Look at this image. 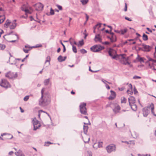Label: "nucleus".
<instances>
[{"label": "nucleus", "mask_w": 156, "mask_h": 156, "mask_svg": "<svg viewBox=\"0 0 156 156\" xmlns=\"http://www.w3.org/2000/svg\"><path fill=\"white\" fill-rule=\"evenodd\" d=\"M124 10L125 12L127 10V5L126 3H125V8L124 9Z\"/></svg>", "instance_id": "obj_53"}, {"label": "nucleus", "mask_w": 156, "mask_h": 156, "mask_svg": "<svg viewBox=\"0 0 156 156\" xmlns=\"http://www.w3.org/2000/svg\"><path fill=\"white\" fill-rule=\"evenodd\" d=\"M83 5L86 4L88 2V0H80Z\"/></svg>", "instance_id": "obj_32"}, {"label": "nucleus", "mask_w": 156, "mask_h": 156, "mask_svg": "<svg viewBox=\"0 0 156 156\" xmlns=\"http://www.w3.org/2000/svg\"><path fill=\"white\" fill-rule=\"evenodd\" d=\"M38 112H41V113L42 112H43L44 113H45L50 117V119H51V117H50V115L47 112H45V111H44L42 110H40Z\"/></svg>", "instance_id": "obj_39"}, {"label": "nucleus", "mask_w": 156, "mask_h": 156, "mask_svg": "<svg viewBox=\"0 0 156 156\" xmlns=\"http://www.w3.org/2000/svg\"><path fill=\"white\" fill-rule=\"evenodd\" d=\"M147 108H149V107H145L143 109V115L144 117H146L148 115L149 111Z\"/></svg>", "instance_id": "obj_11"}, {"label": "nucleus", "mask_w": 156, "mask_h": 156, "mask_svg": "<svg viewBox=\"0 0 156 156\" xmlns=\"http://www.w3.org/2000/svg\"><path fill=\"white\" fill-rule=\"evenodd\" d=\"M0 85L5 88H7L10 86L9 83L5 79H2L1 82L0 83Z\"/></svg>", "instance_id": "obj_6"}, {"label": "nucleus", "mask_w": 156, "mask_h": 156, "mask_svg": "<svg viewBox=\"0 0 156 156\" xmlns=\"http://www.w3.org/2000/svg\"><path fill=\"white\" fill-rule=\"evenodd\" d=\"M80 52L82 54H84L87 53V51L84 49H82L80 50Z\"/></svg>", "instance_id": "obj_37"}, {"label": "nucleus", "mask_w": 156, "mask_h": 156, "mask_svg": "<svg viewBox=\"0 0 156 156\" xmlns=\"http://www.w3.org/2000/svg\"><path fill=\"white\" fill-rule=\"evenodd\" d=\"M57 6L58 9L59 10H62V7L61 6L59 5H57Z\"/></svg>", "instance_id": "obj_49"}, {"label": "nucleus", "mask_w": 156, "mask_h": 156, "mask_svg": "<svg viewBox=\"0 0 156 156\" xmlns=\"http://www.w3.org/2000/svg\"><path fill=\"white\" fill-rule=\"evenodd\" d=\"M13 153V151H11L9 152V155H12Z\"/></svg>", "instance_id": "obj_62"}, {"label": "nucleus", "mask_w": 156, "mask_h": 156, "mask_svg": "<svg viewBox=\"0 0 156 156\" xmlns=\"http://www.w3.org/2000/svg\"><path fill=\"white\" fill-rule=\"evenodd\" d=\"M116 147L115 145L114 144H111L106 147V150L108 153H110L112 151L115 150Z\"/></svg>", "instance_id": "obj_8"}, {"label": "nucleus", "mask_w": 156, "mask_h": 156, "mask_svg": "<svg viewBox=\"0 0 156 156\" xmlns=\"http://www.w3.org/2000/svg\"><path fill=\"white\" fill-rule=\"evenodd\" d=\"M29 96H26L23 98V100L25 101H27L29 99Z\"/></svg>", "instance_id": "obj_44"}, {"label": "nucleus", "mask_w": 156, "mask_h": 156, "mask_svg": "<svg viewBox=\"0 0 156 156\" xmlns=\"http://www.w3.org/2000/svg\"><path fill=\"white\" fill-rule=\"evenodd\" d=\"M127 31V29L126 28L124 29H121L120 30V34L122 35H124Z\"/></svg>", "instance_id": "obj_23"}, {"label": "nucleus", "mask_w": 156, "mask_h": 156, "mask_svg": "<svg viewBox=\"0 0 156 156\" xmlns=\"http://www.w3.org/2000/svg\"><path fill=\"white\" fill-rule=\"evenodd\" d=\"M3 33V31L0 29V37H1V34Z\"/></svg>", "instance_id": "obj_56"}, {"label": "nucleus", "mask_w": 156, "mask_h": 156, "mask_svg": "<svg viewBox=\"0 0 156 156\" xmlns=\"http://www.w3.org/2000/svg\"><path fill=\"white\" fill-rule=\"evenodd\" d=\"M88 127L87 126H84L83 127V131L84 133L85 134H87V130L88 129Z\"/></svg>", "instance_id": "obj_27"}, {"label": "nucleus", "mask_w": 156, "mask_h": 156, "mask_svg": "<svg viewBox=\"0 0 156 156\" xmlns=\"http://www.w3.org/2000/svg\"><path fill=\"white\" fill-rule=\"evenodd\" d=\"M5 48V46L4 44H0V48L1 50H3Z\"/></svg>", "instance_id": "obj_34"}, {"label": "nucleus", "mask_w": 156, "mask_h": 156, "mask_svg": "<svg viewBox=\"0 0 156 156\" xmlns=\"http://www.w3.org/2000/svg\"><path fill=\"white\" fill-rule=\"evenodd\" d=\"M94 41L96 42H101V39L100 37V34H98L96 35L94 38Z\"/></svg>", "instance_id": "obj_15"}, {"label": "nucleus", "mask_w": 156, "mask_h": 156, "mask_svg": "<svg viewBox=\"0 0 156 156\" xmlns=\"http://www.w3.org/2000/svg\"><path fill=\"white\" fill-rule=\"evenodd\" d=\"M66 56H64V57H63L61 55H60L58 57V60L60 62H62L65 61L66 60Z\"/></svg>", "instance_id": "obj_19"}, {"label": "nucleus", "mask_w": 156, "mask_h": 156, "mask_svg": "<svg viewBox=\"0 0 156 156\" xmlns=\"http://www.w3.org/2000/svg\"><path fill=\"white\" fill-rule=\"evenodd\" d=\"M30 50V49H26L24 48H23V50L24 51V52L25 53H28L29 52V51Z\"/></svg>", "instance_id": "obj_38"}, {"label": "nucleus", "mask_w": 156, "mask_h": 156, "mask_svg": "<svg viewBox=\"0 0 156 156\" xmlns=\"http://www.w3.org/2000/svg\"><path fill=\"white\" fill-rule=\"evenodd\" d=\"M148 60L149 61H151L153 62H156V60L153 59H152V58H148Z\"/></svg>", "instance_id": "obj_51"}, {"label": "nucleus", "mask_w": 156, "mask_h": 156, "mask_svg": "<svg viewBox=\"0 0 156 156\" xmlns=\"http://www.w3.org/2000/svg\"><path fill=\"white\" fill-rule=\"evenodd\" d=\"M86 103H81L80 105V113L84 115H87V108L86 107Z\"/></svg>", "instance_id": "obj_2"}, {"label": "nucleus", "mask_w": 156, "mask_h": 156, "mask_svg": "<svg viewBox=\"0 0 156 156\" xmlns=\"http://www.w3.org/2000/svg\"><path fill=\"white\" fill-rule=\"evenodd\" d=\"M98 146V147L99 148L102 147V142H99L98 143H95L93 145V147L94 148L97 149V146Z\"/></svg>", "instance_id": "obj_14"}, {"label": "nucleus", "mask_w": 156, "mask_h": 156, "mask_svg": "<svg viewBox=\"0 0 156 156\" xmlns=\"http://www.w3.org/2000/svg\"><path fill=\"white\" fill-rule=\"evenodd\" d=\"M53 143L51 142L48 141L47 142H45L44 143V145L46 146H48L50 144H52Z\"/></svg>", "instance_id": "obj_35"}, {"label": "nucleus", "mask_w": 156, "mask_h": 156, "mask_svg": "<svg viewBox=\"0 0 156 156\" xmlns=\"http://www.w3.org/2000/svg\"><path fill=\"white\" fill-rule=\"evenodd\" d=\"M108 38L112 42H114L117 41V37L115 35L111 36V37H108Z\"/></svg>", "instance_id": "obj_16"}, {"label": "nucleus", "mask_w": 156, "mask_h": 156, "mask_svg": "<svg viewBox=\"0 0 156 156\" xmlns=\"http://www.w3.org/2000/svg\"><path fill=\"white\" fill-rule=\"evenodd\" d=\"M137 59L141 63L142 62H144V61L142 58H139L138 57L137 58Z\"/></svg>", "instance_id": "obj_33"}, {"label": "nucleus", "mask_w": 156, "mask_h": 156, "mask_svg": "<svg viewBox=\"0 0 156 156\" xmlns=\"http://www.w3.org/2000/svg\"><path fill=\"white\" fill-rule=\"evenodd\" d=\"M111 94L110 96L108 98L109 99L112 100H113L116 97L115 93L112 90H111Z\"/></svg>", "instance_id": "obj_12"}, {"label": "nucleus", "mask_w": 156, "mask_h": 156, "mask_svg": "<svg viewBox=\"0 0 156 156\" xmlns=\"http://www.w3.org/2000/svg\"><path fill=\"white\" fill-rule=\"evenodd\" d=\"M143 39L144 41H146L148 40L147 36L144 34L143 35Z\"/></svg>", "instance_id": "obj_30"}, {"label": "nucleus", "mask_w": 156, "mask_h": 156, "mask_svg": "<svg viewBox=\"0 0 156 156\" xmlns=\"http://www.w3.org/2000/svg\"><path fill=\"white\" fill-rule=\"evenodd\" d=\"M111 105H113L114 108L113 109V111L115 114L119 112L121 109L120 106L117 104H114L112 103L111 104Z\"/></svg>", "instance_id": "obj_7"}, {"label": "nucleus", "mask_w": 156, "mask_h": 156, "mask_svg": "<svg viewBox=\"0 0 156 156\" xmlns=\"http://www.w3.org/2000/svg\"><path fill=\"white\" fill-rule=\"evenodd\" d=\"M126 62L124 61L123 64L125 65H130V63L128 61H125Z\"/></svg>", "instance_id": "obj_47"}, {"label": "nucleus", "mask_w": 156, "mask_h": 156, "mask_svg": "<svg viewBox=\"0 0 156 156\" xmlns=\"http://www.w3.org/2000/svg\"><path fill=\"white\" fill-rule=\"evenodd\" d=\"M2 17L3 18L0 20V24L2 23L5 19V17L4 16Z\"/></svg>", "instance_id": "obj_40"}, {"label": "nucleus", "mask_w": 156, "mask_h": 156, "mask_svg": "<svg viewBox=\"0 0 156 156\" xmlns=\"http://www.w3.org/2000/svg\"><path fill=\"white\" fill-rule=\"evenodd\" d=\"M114 31L117 33H118L119 34H120V30H114Z\"/></svg>", "instance_id": "obj_55"}, {"label": "nucleus", "mask_w": 156, "mask_h": 156, "mask_svg": "<svg viewBox=\"0 0 156 156\" xmlns=\"http://www.w3.org/2000/svg\"><path fill=\"white\" fill-rule=\"evenodd\" d=\"M22 153V151L19 150L17 152H15V154L16 156H20Z\"/></svg>", "instance_id": "obj_29"}, {"label": "nucleus", "mask_w": 156, "mask_h": 156, "mask_svg": "<svg viewBox=\"0 0 156 156\" xmlns=\"http://www.w3.org/2000/svg\"><path fill=\"white\" fill-rule=\"evenodd\" d=\"M101 81L106 85V84H107V83L108 82L107 81L103 79H102L101 80Z\"/></svg>", "instance_id": "obj_46"}, {"label": "nucleus", "mask_w": 156, "mask_h": 156, "mask_svg": "<svg viewBox=\"0 0 156 156\" xmlns=\"http://www.w3.org/2000/svg\"><path fill=\"white\" fill-rule=\"evenodd\" d=\"M50 13L51 15H53L54 14V11L51 8L50 9Z\"/></svg>", "instance_id": "obj_43"}, {"label": "nucleus", "mask_w": 156, "mask_h": 156, "mask_svg": "<svg viewBox=\"0 0 156 156\" xmlns=\"http://www.w3.org/2000/svg\"><path fill=\"white\" fill-rule=\"evenodd\" d=\"M32 48H33V47H30V46L29 45H27L25 46L24 48H26L28 49H32Z\"/></svg>", "instance_id": "obj_42"}, {"label": "nucleus", "mask_w": 156, "mask_h": 156, "mask_svg": "<svg viewBox=\"0 0 156 156\" xmlns=\"http://www.w3.org/2000/svg\"><path fill=\"white\" fill-rule=\"evenodd\" d=\"M69 41L71 45H74V44H77L76 42L75 41L74 39L72 37L69 38Z\"/></svg>", "instance_id": "obj_17"}, {"label": "nucleus", "mask_w": 156, "mask_h": 156, "mask_svg": "<svg viewBox=\"0 0 156 156\" xmlns=\"http://www.w3.org/2000/svg\"><path fill=\"white\" fill-rule=\"evenodd\" d=\"M125 19L126 20H127L129 21H132V20L130 19L128 17H125Z\"/></svg>", "instance_id": "obj_54"}, {"label": "nucleus", "mask_w": 156, "mask_h": 156, "mask_svg": "<svg viewBox=\"0 0 156 156\" xmlns=\"http://www.w3.org/2000/svg\"><path fill=\"white\" fill-rule=\"evenodd\" d=\"M132 110L134 111H136L137 109V106L136 105L134 104H132L129 105Z\"/></svg>", "instance_id": "obj_20"}, {"label": "nucleus", "mask_w": 156, "mask_h": 156, "mask_svg": "<svg viewBox=\"0 0 156 156\" xmlns=\"http://www.w3.org/2000/svg\"><path fill=\"white\" fill-rule=\"evenodd\" d=\"M10 23L11 22L8 19L7 20L4 24V27H5L7 28L8 27V26L9 25Z\"/></svg>", "instance_id": "obj_24"}, {"label": "nucleus", "mask_w": 156, "mask_h": 156, "mask_svg": "<svg viewBox=\"0 0 156 156\" xmlns=\"http://www.w3.org/2000/svg\"><path fill=\"white\" fill-rule=\"evenodd\" d=\"M155 53H154V57L155 58H156V46L155 47Z\"/></svg>", "instance_id": "obj_61"}, {"label": "nucleus", "mask_w": 156, "mask_h": 156, "mask_svg": "<svg viewBox=\"0 0 156 156\" xmlns=\"http://www.w3.org/2000/svg\"><path fill=\"white\" fill-rule=\"evenodd\" d=\"M121 100V102L122 103H126V99L124 97H122Z\"/></svg>", "instance_id": "obj_28"}, {"label": "nucleus", "mask_w": 156, "mask_h": 156, "mask_svg": "<svg viewBox=\"0 0 156 156\" xmlns=\"http://www.w3.org/2000/svg\"><path fill=\"white\" fill-rule=\"evenodd\" d=\"M14 62L13 63H10V64L11 65H13V64L14 63H16L15 62V60H18L19 61H20V60L21 59L20 58H14Z\"/></svg>", "instance_id": "obj_50"}, {"label": "nucleus", "mask_w": 156, "mask_h": 156, "mask_svg": "<svg viewBox=\"0 0 156 156\" xmlns=\"http://www.w3.org/2000/svg\"><path fill=\"white\" fill-rule=\"evenodd\" d=\"M9 54L10 57L9 58V62H10L11 59V60H14V58L11 55V53H9Z\"/></svg>", "instance_id": "obj_41"}, {"label": "nucleus", "mask_w": 156, "mask_h": 156, "mask_svg": "<svg viewBox=\"0 0 156 156\" xmlns=\"http://www.w3.org/2000/svg\"><path fill=\"white\" fill-rule=\"evenodd\" d=\"M32 123L34 126V130H36L41 126V124L39 121L35 118L33 119Z\"/></svg>", "instance_id": "obj_4"}, {"label": "nucleus", "mask_w": 156, "mask_h": 156, "mask_svg": "<svg viewBox=\"0 0 156 156\" xmlns=\"http://www.w3.org/2000/svg\"><path fill=\"white\" fill-rule=\"evenodd\" d=\"M148 154H138V156H147Z\"/></svg>", "instance_id": "obj_58"}, {"label": "nucleus", "mask_w": 156, "mask_h": 156, "mask_svg": "<svg viewBox=\"0 0 156 156\" xmlns=\"http://www.w3.org/2000/svg\"><path fill=\"white\" fill-rule=\"evenodd\" d=\"M35 6L36 10L40 11L43 10L44 5L40 3H38L35 5Z\"/></svg>", "instance_id": "obj_10"}, {"label": "nucleus", "mask_w": 156, "mask_h": 156, "mask_svg": "<svg viewBox=\"0 0 156 156\" xmlns=\"http://www.w3.org/2000/svg\"><path fill=\"white\" fill-rule=\"evenodd\" d=\"M46 60H48L49 61H50V57L49 56H48L46 58Z\"/></svg>", "instance_id": "obj_64"}, {"label": "nucleus", "mask_w": 156, "mask_h": 156, "mask_svg": "<svg viewBox=\"0 0 156 156\" xmlns=\"http://www.w3.org/2000/svg\"><path fill=\"white\" fill-rule=\"evenodd\" d=\"M5 76L9 79H13L16 78L17 76V74L16 73H12L10 72L5 74Z\"/></svg>", "instance_id": "obj_5"}, {"label": "nucleus", "mask_w": 156, "mask_h": 156, "mask_svg": "<svg viewBox=\"0 0 156 156\" xmlns=\"http://www.w3.org/2000/svg\"><path fill=\"white\" fill-rule=\"evenodd\" d=\"M129 144L130 145H134L135 144V143L134 141H129Z\"/></svg>", "instance_id": "obj_45"}, {"label": "nucleus", "mask_w": 156, "mask_h": 156, "mask_svg": "<svg viewBox=\"0 0 156 156\" xmlns=\"http://www.w3.org/2000/svg\"><path fill=\"white\" fill-rule=\"evenodd\" d=\"M84 44L83 41V40L79 41V44H77V45L79 46L80 45L81 46L83 45Z\"/></svg>", "instance_id": "obj_36"}, {"label": "nucleus", "mask_w": 156, "mask_h": 156, "mask_svg": "<svg viewBox=\"0 0 156 156\" xmlns=\"http://www.w3.org/2000/svg\"><path fill=\"white\" fill-rule=\"evenodd\" d=\"M11 24L9 26V28L11 29H13L15 28L17 25L16 23H11Z\"/></svg>", "instance_id": "obj_22"}, {"label": "nucleus", "mask_w": 156, "mask_h": 156, "mask_svg": "<svg viewBox=\"0 0 156 156\" xmlns=\"http://www.w3.org/2000/svg\"><path fill=\"white\" fill-rule=\"evenodd\" d=\"M122 142L126 144H129V142L127 141H122Z\"/></svg>", "instance_id": "obj_59"}, {"label": "nucleus", "mask_w": 156, "mask_h": 156, "mask_svg": "<svg viewBox=\"0 0 156 156\" xmlns=\"http://www.w3.org/2000/svg\"><path fill=\"white\" fill-rule=\"evenodd\" d=\"M141 77H140L138 76H135L133 77V79H141Z\"/></svg>", "instance_id": "obj_48"}, {"label": "nucleus", "mask_w": 156, "mask_h": 156, "mask_svg": "<svg viewBox=\"0 0 156 156\" xmlns=\"http://www.w3.org/2000/svg\"><path fill=\"white\" fill-rule=\"evenodd\" d=\"M102 44L107 45L109 44V43L108 41H105L104 42H103Z\"/></svg>", "instance_id": "obj_60"}, {"label": "nucleus", "mask_w": 156, "mask_h": 156, "mask_svg": "<svg viewBox=\"0 0 156 156\" xmlns=\"http://www.w3.org/2000/svg\"><path fill=\"white\" fill-rule=\"evenodd\" d=\"M142 45L143 46L144 48V49L142 50L144 51L149 52L152 48V46L146 45L144 44H143Z\"/></svg>", "instance_id": "obj_9"}, {"label": "nucleus", "mask_w": 156, "mask_h": 156, "mask_svg": "<svg viewBox=\"0 0 156 156\" xmlns=\"http://www.w3.org/2000/svg\"><path fill=\"white\" fill-rule=\"evenodd\" d=\"M85 15L86 16V21H87L89 19V16L87 14H86Z\"/></svg>", "instance_id": "obj_63"}, {"label": "nucleus", "mask_w": 156, "mask_h": 156, "mask_svg": "<svg viewBox=\"0 0 156 156\" xmlns=\"http://www.w3.org/2000/svg\"><path fill=\"white\" fill-rule=\"evenodd\" d=\"M150 107L151 108V112L152 114L154 116H156V114H155L154 112V104L152 103H151L150 107H149V108Z\"/></svg>", "instance_id": "obj_18"}, {"label": "nucleus", "mask_w": 156, "mask_h": 156, "mask_svg": "<svg viewBox=\"0 0 156 156\" xmlns=\"http://www.w3.org/2000/svg\"><path fill=\"white\" fill-rule=\"evenodd\" d=\"M50 82V79L48 78L47 79H45L44 82V85L47 86L48 84Z\"/></svg>", "instance_id": "obj_26"}, {"label": "nucleus", "mask_w": 156, "mask_h": 156, "mask_svg": "<svg viewBox=\"0 0 156 156\" xmlns=\"http://www.w3.org/2000/svg\"><path fill=\"white\" fill-rule=\"evenodd\" d=\"M72 46V50L75 53H76L77 52V50L76 47L74 45Z\"/></svg>", "instance_id": "obj_31"}, {"label": "nucleus", "mask_w": 156, "mask_h": 156, "mask_svg": "<svg viewBox=\"0 0 156 156\" xmlns=\"http://www.w3.org/2000/svg\"><path fill=\"white\" fill-rule=\"evenodd\" d=\"M45 88H43L41 90V96L39 100V105H40L44 107L48 105L50 102V99L48 94H44L45 90Z\"/></svg>", "instance_id": "obj_1"}, {"label": "nucleus", "mask_w": 156, "mask_h": 156, "mask_svg": "<svg viewBox=\"0 0 156 156\" xmlns=\"http://www.w3.org/2000/svg\"><path fill=\"white\" fill-rule=\"evenodd\" d=\"M108 54H109V56H110L112 57V51H111L110 50L108 51Z\"/></svg>", "instance_id": "obj_52"}, {"label": "nucleus", "mask_w": 156, "mask_h": 156, "mask_svg": "<svg viewBox=\"0 0 156 156\" xmlns=\"http://www.w3.org/2000/svg\"><path fill=\"white\" fill-rule=\"evenodd\" d=\"M104 48L99 45H94L90 48V50L94 52H98L103 50Z\"/></svg>", "instance_id": "obj_3"}, {"label": "nucleus", "mask_w": 156, "mask_h": 156, "mask_svg": "<svg viewBox=\"0 0 156 156\" xmlns=\"http://www.w3.org/2000/svg\"><path fill=\"white\" fill-rule=\"evenodd\" d=\"M120 56H121L122 58L124 59L125 61H128L129 60V57H125V56L126 55V54H120Z\"/></svg>", "instance_id": "obj_25"}, {"label": "nucleus", "mask_w": 156, "mask_h": 156, "mask_svg": "<svg viewBox=\"0 0 156 156\" xmlns=\"http://www.w3.org/2000/svg\"><path fill=\"white\" fill-rule=\"evenodd\" d=\"M128 101L129 105L132 104H134L135 102V98L133 96L130 97L128 98Z\"/></svg>", "instance_id": "obj_13"}, {"label": "nucleus", "mask_w": 156, "mask_h": 156, "mask_svg": "<svg viewBox=\"0 0 156 156\" xmlns=\"http://www.w3.org/2000/svg\"><path fill=\"white\" fill-rule=\"evenodd\" d=\"M131 135L133 138H136L139 135L135 131H133L131 133Z\"/></svg>", "instance_id": "obj_21"}, {"label": "nucleus", "mask_w": 156, "mask_h": 156, "mask_svg": "<svg viewBox=\"0 0 156 156\" xmlns=\"http://www.w3.org/2000/svg\"><path fill=\"white\" fill-rule=\"evenodd\" d=\"M105 87L107 89L109 90L110 89V87L107 84H106Z\"/></svg>", "instance_id": "obj_57"}]
</instances>
